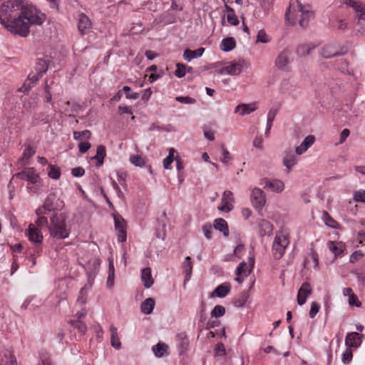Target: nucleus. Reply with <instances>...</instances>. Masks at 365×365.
<instances>
[{"label":"nucleus","mask_w":365,"mask_h":365,"mask_svg":"<svg viewBox=\"0 0 365 365\" xmlns=\"http://www.w3.org/2000/svg\"><path fill=\"white\" fill-rule=\"evenodd\" d=\"M50 60L48 57L37 58L34 69L37 73L43 75L48 71Z\"/></svg>","instance_id":"obj_16"},{"label":"nucleus","mask_w":365,"mask_h":365,"mask_svg":"<svg viewBox=\"0 0 365 365\" xmlns=\"http://www.w3.org/2000/svg\"><path fill=\"white\" fill-rule=\"evenodd\" d=\"M32 82L26 79L23 86L19 89V91L22 93H28L29 90L33 87Z\"/></svg>","instance_id":"obj_60"},{"label":"nucleus","mask_w":365,"mask_h":365,"mask_svg":"<svg viewBox=\"0 0 365 365\" xmlns=\"http://www.w3.org/2000/svg\"><path fill=\"white\" fill-rule=\"evenodd\" d=\"M298 11L301 13V19L299 24L301 27L305 28L308 25L310 18L313 17L314 13L309 9V5H302L299 1H297Z\"/></svg>","instance_id":"obj_9"},{"label":"nucleus","mask_w":365,"mask_h":365,"mask_svg":"<svg viewBox=\"0 0 365 365\" xmlns=\"http://www.w3.org/2000/svg\"><path fill=\"white\" fill-rule=\"evenodd\" d=\"M42 76V75L37 73L36 72L35 74H29L27 79L32 82V85L34 86Z\"/></svg>","instance_id":"obj_64"},{"label":"nucleus","mask_w":365,"mask_h":365,"mask_svg":"<svg viewBox=\"0 0 365 365\" xmlns=\"http://www.w3.org/2000/svg\"><path fill=\"white\" fill-rule=\"evenodd\" d=\"M115 228L118 232V240L120 242L126 241L127 233L125 229V221L119 215H114Z\"/></svg>","instance_id":"obj_8"},{"label":"nucleus","mask_w":365,"mask_h":365,"mask_svg":"<svg viewBox=\"0 0 365 365\" xmlns=\"http://www.w3.org/2000/svg\"><path fill=\"white\" fill-rule=\"evenodd\" d=\"M63 202L57 197L56 194L50 193L43 202L41 207L36 210V215H48L49 212L61 210Z\"/></svg>","instance_id":"obj_3"},{"label":"nucleus","mask_w":365,"mask_h":365,"mask_svg":"<svg viewBox=\"0 0 365 365\" xmlns=\"http://www.w3.org/2000/svg\"><path fill=\"white\" fill-rule=\"evenodd\" d=\"M115 268L112 259H108V277L107 279V286L112 287L114 284Z\"/></svg>","instance_id":"obj_33"},{"label":"nucleus","mask_w":365,"mask_h":365,"mask_svg":"<svg viewBox=\"0 0 365 365\" xmlns=\"http://www.w3.org/2000/svg\"><path fill=\"white\" fill-rule=\"evenodd\" d=\"M91 148V144L88 142H81L78 144V150L81 153H86Z\"/></svg>","instance_id":"obj_63"},{"label":"nucleus","mask_w":365,"mask_h":365,"mask_svg":"<svg viewBox=\"0 0 365 365\" xmlns=\"http://www.w3.org/2000/svg\"><path fill=\"white\" fill-rule=\"evenodd\" d=\"M233 202V193L230 190L225 191L221 200V205L218 207V210L225 212L231 211L232 209V203Z\"/></svg>","instance_id":"obj_11"},{"label":"nucleus","mask_w":365,"mask_h":365,"mask_svg":"<svg viewBox=\"0 0 365 365\" xmlns=\"http://www.w3.org/2000/svg\"><path fill=\"white\" fill-rule=\"evenodd\" d=\"M205 51V48L201 47L196 50L185 49L183 53V58L187 61H190L197 57H200Z\"/></svg>","instance_id":"obj_23"},{"label":"nucleus","mask_w":365,"mask_h":365,"mask_svg":"<svg viewBox=\"0 0 365 365\" xmlns=\"http://www.w3.org/2000/svg\"><path fill=\"white\" fill-rule=\"evenodd\" d=\"M91 28V22L89 18L84 14H80L78 16V31L83 34L87 30Z\"/></svg>","instance_id":"obj_18"},{"label":"nucleus","mask_w":365,"mask_h":365,"mask_svg":"<svg viewBox=\"0 0 365 365\" xmlns=\"http://www.w3.org/2000/svg\"><path fill=\"white\" fill-rule=\"evenodd\" d=\"M326 225L334 229L339 228V224L336 222L327 211L323 212Z\"/></svg>","instance_id":"obj_40"},{"label":"nucleus","mask_w":365,"mask_h":365,"mask_svg":"<svg viewBox=\"0 0 365 365\" xmlns=\"http://www.w3.org/2000/svg\"><path fill=\"white\" fill-rule=\"evenodd\" d=\"M346 4L352 7L356 13L361 12V9L364 8L361 3L354 0H346Z\"/></svg>","instance_id":"obj_51"},{"label":"nucleus","mask_w":365,"mask_h":365,"mask_svg":"<svg viewBox=\"0 0 365 365\" xmlns=\"http://www.w3.org/2000/svg\"><path fill=\"white\" fill-rule=\"evenodd\" d=\"M225 314V308L222 305H216L212 310L210 314L212 317L219 318Z\"/></svg>","instance_id":"obj_42"},{"label":"nucleus","mask_w":365,"mask_h":365,"mask_svg":"<svg viewBox=\"0 0 365 365\" xmlns=\"http://www.w3.org/2000/svg\"><path fill=\"white\" fill-rule=\"evenodd\" d=\"M178 338L179 339L178 346L180 349V355H182L188 347V339L185 334L180 333L178 334Z\"/></svg>","instance_id":"obj_32"},{"label":"nucleus","mask_w":365,"mask_h":365,"mask_svg":"<svg viewBox=\"0 0 365 365\" xmlns=\"http://www.w3.org/2000/svg\"><path fill=\"white\" fill-rule=\"evenodd\" d=\"M14 177L26 180L33 184L37 182L39 178L38 175L36 174L35 170L33 168H27L22 172L18 173L15 174Z\"/></svg>","instance_id":"obj_12"},{"label":"nucleus","mask_w":365,"mask_h":365,"mask_svg":"<svg viewBox=\"0 0 365 365\" xmlns=\"http://www.w3.org/2000/svg\"><path fill=\"white\" fill-rule=\"evenodd\" d=\"M283 164L288 169L287 172L289 173L292 168L296 164V158L292 151L284 158Z\"/></svg>","instance_id":"obj_34"},{"label":"nucleus","mask_w":365,"mask_h":365,"mask_svg":"<svg viewBox=\"0 0 365 365\" xmlns=\"http://www.w3.org/2000/svg\"><path fill=\"white\" fill-rule=\"evenodd\" d=\"M69 323L72 327L78 329L81 334H86L87 331V326L81 320H71Z\"/></svg>","instance_id":"obj_39"},{"label":"nucleus","mask_w":365,"mask_h":365,"mask_svg":"<svg viewBox=\"0 0 365 365\" xmlns=\"http://www.w3.org/2000/svg\"><path fill=\"white\" fill-rule=\"evenodd\" d=\"M251 202L253 207L260 211L266 203V195L258 187H255L251 193Z\"/></svg>","instance_id":"obj_7"},{"label":"nucleus","mask_w":365,"mask_h":365,"mask_svg":"<svg viewBox=\"0 0 365 365\" xmlns=\"http://www.w3.org/2000/svg\"><path fill=\"white\" fill-rule=\"evenodd\" d=\"M174 73L179 78L184 77L186 74V65L178 63L176 64V70Z\"/></svg>","instance_id":"obj_43"},{"label":"nucleus","mask_w":365,"mask_h":365,"mask_svg":"<svg viewBox=\"0 0 365 365\" xmlns=\"http://www.w3.org/2000/svg\"><path fill=\"white\" fill-rule=\"evenodd\" d=\"M277 109H270L268 114H267V128L265 130V135L267 136L268 133L269 132L272 125V122L277 115Z\"/></svg>","instance_id":"obj_37"},{"label":"nucleus","mask_w":365,"mask_h":365,"mask_svg":"<svg viewBox=\"0 0 365 365\" xmlns=\"http://www.w3.org/2000/svg\"><path fill=\"white\" fill-rule=\"evenodd\" d=\"M168 345L165 343L159 342L153 347V351L157 357H162L168 355Z\"/></svg>","instance_id":"obj_30"},{"label":"nucleus","mask_w":365,"mask_h":365,"mask_svg":"<svg viewBox=\"0 0 365 365\" xmlns=\"http://www.w3.org/2000/svg\"><path fill=\"white\" fill-rule=\"evenodd\" d=\"M91 133L88 130H84L82 131H74L73 138L76 140H88L91 138Z\"/></svg>","instance_id":"obj_38"},{"label":"nucleus","mask_w":365,"mask_h":365,"mask_svg":"<svg viewBox=\"0 0 365 365\" xmlns=\"http://www.w3.org/2000/svg\"><path fill=\"white\" fill-rule=\"evenodd\" d=\"M247 264L245 262H242L240 263L239 266L237 267L236 269V274L238 276H241L242 274H245V276H247L250 272H251V269L247 272Z\"/></svg>","instance_id":"obj_47"},{"label":"nucleus","mask_w":365,"mask_h":365,"mask_svg":"<svg viewBox=\"0 0 365 365\" xmlns=\"http://www.w3.org/2000/svg\"><path fill=\"white\" fill-rule=\"evenodd\" d=\"M244 66H249V64L245 61L238 62L232 61L229 63L226 66L223 67L220 71H219V73H227L232 76H237L242 73Z\"/></svg>","instance_id":"obj_6"},{"label":"nucleus","mask_w":365,"mask_h":365,"mask_svg":"<svg viewBox=\"0 0 365 365\" xmlns=\"http://www.w3.org/2000/svg\"><path fill=\"white\" fill-rule=\"evenodd\" d=\"M221 148L222 151V158L221 159V161L222 163L227 164L228 160L231 158L230 154L223 145H222Z\"/></svg>","instance_id":"obj_59"},{"label":"nucleus","mask_w":365,"mask_h":365,"mask_svg":"<svg viewBox=\"0 0 365 365\" xmlns=\"http://www.w3.org/2000/svg\"><path fill=\"white\" fill-rule=\"evenodd\" d=\"M48 169V175L49 178L54 180L59 179L61 176V169L59 167L54 165H49Z\"/></svg>","instance_id":"obj_36"},{"label":"nucleus","mask_w":365,"mask_h":365,"mask_svg":"<svg viewBox=\"0 0 365 365\" xmlns=\"http://www.w3.org/2000/svg\"><path fill=\"white\" fill-rule=\"evenodd\" d=\"M212 225L210 224H205L202 227V231L205 237L208 240L212 238Z\"/></svg>","instance_id":"obj_56"},{"label":"nucleus","mask_w":365,"mask_h":365,"mask_svg":"<svg viewBox=\"0 0 365 365\" xmlns=\"http://www.w3.org/2000/svg\"><path fill=\"white\" fill-rule=\"evenodd\" d=\"M257 109V103H242L238 105L235 110V113L239 112L240 115L241 116H243L245 115H247L251 113L252 112H254Z\"/></svg>","instance_id":"obj_17"},{"label":"nucleus","mask_w":365,"mask_h":365,"mask_svg":"<svg viewBox=\"0 0 365 365\" xmlns=\"http://www.w3.org/2000/svg\"><path fill=\"white\" fill-rule=\"evenodd\" d=\"M249 297L250 294L248 291H244L240 294L238 298L234 301L233 304L237 307H242L245 304Z\"/></svg>","instance_id":"obj_35"},{"label":"nucleus","mask_w":365,"mask_h":365,"mask_svg":"<svg viewBox=\"0 0 365 365\" xmlns=\"http://www.w3.org/2000/svg\"><path fill=\"white\" fill-rule=\"evenodd\" d=\"M364 253L361 250L354 252L349 259L351 263H355L364 257Z\"/></svg>","instance_id":"obj_52"},{"label":"nucleus","mask_w":365,"mask_h":365,"mask_svg":"<svg viewBox=\"0 0 365 365\" xmlns=\"http://www.w3.org/2000/svg\"><path fill=\"white\" fill-rule=\"evenodd\" d=\"M155 300L153 298H148L142 302L140 305V310L145 314H150L154 309Z\"/></svg>","instance_id":"obj_27"},{"label":"nucleus","mask_w":365,"mask_h":365,"mask_svg":"<svg viewBox=\"0 0 365 365\" xmlns=\"http://www.w3.org/2000/svg\"><path fill=\"white\" fill-rule=\"evenodd\" d=\"M66 217L61 213L54 214L50 218L48 231L52 237L63 240L68 237L69 232L66 228Z\"/></svg>","instance_id":"obj_2"},{"label":"nucleus","mask_w":365,"mask_h":365,"mask_svg":"<svg viewBox=\"0 0 365 365\" xmlns=\"http://www.w3.org/2000/svg\"><path fill=\"white\" fill-rule=\"evenodd\" d=\"M349 304L351 306H356L357 307H360L361 306V303L359 301L357 296L354 294L349 297Z\"/></svg>","instance_id":"obj_61"},{"label":"nucleus","mask_w":365,"mask_h":365,"mask_svg":"<svg viewBox=\"0 0 365 365\" xmlns=\"http://www.w3.org/2000/svg\"><path fill=\"white\" fill-rule=\"evenodd\" d=\"M130 161L135 166L143 167L145 165L144 159L138 155H132L130 157Z\"/></svg>","instance_id":"obj_46"},{"label":"nucleus","mask_w":365,"mask_h":365,"mask_svg":"<svg viewBox=\"0 0 365 365\" xmlns=\"http://www.w3.org/2000/svg\"><path fill=\"white\" fill-rule=\"evenodd\" d=\"M346 53V51H342V52L336 51V52L332 53V52L329 51V47H326V48H323L322 52V55L325 58H331V57L343 56Z\"/></svg>","instance_id":"obj_41"},{"label":"nucleus","mask_w":365,"mask_h":365,"mask_svg":"<svg viewBox=\"0 0 365 365\" xmlns=\"http://www.w3.org/2000/svg\"><path fill=\"white\" fill-rule=\"evenodd\" d=\"M35 154V150L30 146V145H28L26 146V148L24 150L22 158H21V161H24L25 160H29Z\"/></svg>","instance_id":"obj_48"},{"label":"nucleus","mask_w":365,"mask_h":365,"mask_svg":"<svg viewBox=\"0 0 365 365\" xmlns=\"http://www.w3.org/2000/svg\"><path fill=\"white\" fill-rule=\"evenodd\" d=\"M354 200L357 202H365V191L359 190L354 192Z\"/></svg>","instance_id":"obj_53"},{"label":"nucleus","mask_w":365,"mask_h":365,"mask_svg":"<svg viewBox=\"0 0 365 365\" xmlns=\"http://www.w3.org/2000/svg\"><path fill=\"white\" fill-rule=\"evenodd\" d=\"M110 330L111 334V346L116 349H119L121 347V342L118 335L117 328L111 326Z\"/></svg>","instance_id":"obj_31"},{"label":"nucleus","mask_w":365,"mask_h":365,"mask_svg":"<svg viewBox=\"0 0 365 365\" xmlns=\"http://www.w3.org/2000/svg\"><path fill=\"white\" fill-rule=\"evenodd\" d=\"M175 100L180 103L187 104H192L196 102V100L195 98H192L189 96H178L175 98Z\"/></svg>","instance_id":"obj_54"},{"label":"nucleus","mask_w":365,"mask_h":365,"mask_svg":"<svg viewBox=\"0 0 365 365\" xmlns=\"http://www.w3.org/2000/svg\"><path fill=\"white\" fill-rule=\"evenodd\" d=\"M143 285L146 288H150L154 283L153 279L151 275V269L150 267H145L142 270L141 275Z\"/></svg>","instance_id":"obj_24"},{"label":"nucleus","mask_w":365,"mask_h":365,"mask_svg":"<svg viewBox=\"0 0 365 365\" xmlns=\"http://www.w3.org/2000/svg\"><path fill=\"white\" fill-rule=\"evenodd\" d=\"M336 69H338L340 72L344 74L353 76V71H349V63L345 59H341L336 61L335 65Z\"/></svg>","instance_id":"obj_29"},{"label":"nucleus","mask_w":365,"mask_h":365,"mask_svg":"<svg viewBox=\"0 0 365 365\" xmlns=\"http://www.w3.org/2000/svg\"><path fill=\"white\" fill-rule=\"evenodd\" d=\"M292 52L285 48L282 50L277 56L274 64L276 67L281 71L289 72L290 71L289 63L291 62Z\"/></svg>","instance_id":"obj_5"},{"label":"nucleus","mask_w":365,"mask_h":365,"mask_svg":"<svg viewBox=\"0 0 365 365\" xmlns=\"http://www.w3.org/2000/svg\"><path fill=\"white\" fill-rule=\"evenodd\" d=\"M310 51H311L310 48H308L307 46L304 45V46H300L297 48V53L299 56H305V55H309Z\"/></svg>","instance_id":"obj_62"},{"label":"nucleus","mask_w":365,"mask_h":365,"mask_svg":"<svg viewBox=\"0 0 365 365\" xmlns=\"http://www.w3.org/2000/svg\"><path fill=\"white\" fill-rule=\"evenodd\" d=\"M259 234L261 237L270 235L272 233V225L266 220H261L258 224Z\"/></svg>","instance_id":"obj_21"},{"label":"nucleus","mask_w":365,"mask_h":365,"mask_svg":"<svg viewBox=\"0 0 365 365\" xmlns=\"http://www.w3.org/2000/svg\"><path fill=\"white\" fill-rule=\"evenodd\" d=\"M319 311V305L317 302H313L311 304V309L309 311V317L313 319Z\"/></svg>","instance_id":"obj_55"},{"label":"nucleus","mask_w":365,"mask_h":365,"mask_svg":"<svg viewBox=\"0 0 365 365\" xmlns=\"http://www.w3.org/2000/svg\"><path fill=\"white\" fill-rule=\"evenodd\" d=\"M352 351L350 347L346 348V351L342 354V361L344 364L349 363L352 359Z\"/></svg>","instance_id":"obj_50"},{"label":"nucleus","mask_w":365,"mask_h":365,"mask_svg":"<svg viewBox=\"0 0 365 365\" xmlns=\"http://www.w3.org/2000/svg\"><path fill=\"white\" fill-rule=\"evenodd\" d=\"M213 227L222 232L225 237H227L229 235V228L227 222L222 218H217L215 220Z\"/></svg>","instance_id":"obj_22"},{"label":"nucleus","mask_w":365,"mask_h":365,"mask_svg":"<svg viewBox=\"0 0 365 365\" xmlns=\"http://www.w3.org/2000/svg\"><path fill=\"white\" fill-rule=\"evenodd\" d=\"M298 293H299V295H302L304 298H307L312 293L310 284L307 282L303 283Z\"/></svg>","instance_id":"obj_44"},{"label":"nucleus","mask_w":365,"mask_h":365,"mask_svg":"<svg viewBox=\"0 0 365 365\" xmlns=\"http://www.w3.org/2000/svg\"><path fill=\"white\" fill-rule=\"evenodd\" d=\"M230 291V284L229 283L222 284L217 286L212 292L211 297L222 298L226 297Z\"/></svg>","instance_id":"obj_20"},{"label":"nucleus","mask_w":365,"mask_h":365,"mask_svg":"<svg viewBox=\"0 0 365 365\" xmlns=\"http://www.w3.org/2000/svg\"><path fill=\"white\" fill-rule=\"evenodd\" d=\"M27 236L29 240L35 243H41L43 235L38 232V229L32 224H30L28 228Z\"/></svg>","instance_id":"obj_15"},{"label":"nucleus","mask_w":365,"mask_h":365,"mask_svg":"<svg viewBox=\"0 0 365 365\" xmlns=\"http://www.w3.org/2000/svg\"><path fill=\"white\" fill-rule=\"evenodd\" d=\"M215 352L216 354L219 356H223L225 354V348L224 344L222 342H218L215 345Z\"/></svg>","instance_id":"obj_57"},{"label":"nucleus","mask_w":365,"mask_h":365,"mask_svg":"<svg viewBox=\"0 0 365 365\" xmlns=\"http://www.w3.org/2000/svg\"><path fill=\"white\" fill-rule=\"evenodd\" d=\"M71 174L73 177H82L85 174V170L82 167H76L71 169Z\"/></svg>","instance_id":"obj_58"},{"label":"nucleus","mask_w":365,"mask_h":365,"mask_svg":"<svg viewBox=\"0 0 365 365\" xmlns=\"http://www.w3.org/2000/svg\"><path fill=\"white\" fill-rule=\"evenodd\" d=\"M260 185H263L264 189H270L276 192H281L284 188V184L280 180H269L267 178H263L261 180Z\"/></svg>","instance_id":"obj_10"},{"label":"nucleus","mask_w":365,"mask_h":365,"mask_svg":"<svg viewBox=\"0 0 365 365\" xmlns=\"http://www.w3.org/2000/svg\"><path fill=\"white\" fill-rule=\"evenodd\" d=\"M363 337V334H361L358 332L349 333L347 334L345 339V344L346 346L350 348H357L361 344V340Z\"/></svg>","instance_id":"obj_13"},{"label":"nucleus","mask_w":365,"mask_h":365,"mask_svg":"<svg viewBox=\"0 0 365 365\" xmlns=\"http://www.w3.org/2000/svg\"><path fill=\"white\" fill-rule=\"evenodd\" d=\"M329 250L334 254L335 257L342 254L345 250V245L341 242L329 241L327 242Z\"/></svg>","instance_id":"obj_19"},{"label":"nucleus","mask_w":365,"mask_h":365,"mask_svg":"<svg viewBox=\"0 0 365 365\" xmlns=\"http://www.w3.org/2000/svg\"><path fill=\"white\" fill-rule=\"evenodd\" d=\"M45 16L25 0H9L2 4L0 21L11 34L26 37L31 25H41Z\"/></svg>","instance_id":"obj_1"},{"label":"nucleus","mask_w":365,"mask_h":365,"mask_svg":"<svg viewBox=\"0 0 365 365\" xmlns=\"http://www.w3.org/2000/svg\"><path fill=\"white\" fill-rule=\"evenodd\" d=\"M315 141V137L312 135H309L307 136L302 143L296 148L295 153L297 155H302L307 150L312 146Z\"/></svg>","instance_id":"obj_14"},{"label":"nucleus","mask_w":365,"mask_h":365,"mask_svg":"<svg viewBox=\"0 0 365 365\" xmlns=\"http://www.w3.org/2000/svg\"><path fill=\"white\" fill-rule=\"evenodd\" d=\"M269 41V38L265 33V31L263 29H261L258 31L257 36V42H260L262 43H266Z\"/></svg>","instance_id":"obj_49"},{"label":"nucleus","mask_w":365,"mask_h":365,"mask_svg":"<svg viewBox=\"0 0 365 365\" xmlns=\"http://www.w3.org/2000/svg\"><path fill=\"white\" fill-rule=\"evenodd\" d=\"M106 156V148L103 145H100L97 147L96 154L92 158V160H96V167H100L103 164V160Z\"/></svg>","instance_id":"obj_25"},{"label":"nucleus","mask_w":365,"mask_h":365,"mask_svg":"<svg viewBox=\"0 0 365 365\" xmlns=\"http://www.w3.org/2000/svg\"><path fill=\"white\" fill-rule=\"evenodd\" d=\"M38 217L36 221V225L38 227L41 228L43 227H46L48 229L49 223L46 215H36Z\"/></svg>","instance_id":"obj_45"},{"label":"nucleus","mask_w":365,"mask_h":365,"mask_svg":"<svg viewBox=\"0 0 365 365\" xmlns=\"http://www.w3.org/2000/svg\"><path fill=\"white\" fill-rule=\"evenodd\" d=\"M289 242L287 236L282 234L276 235L272 245V252L275 259H280L283 256Z\"/></svg>","instance_id":"obj_4"},{"label":"nucleus","mask_w":365,"mask_h":365,"mask_svg":"<svg viewBox=\"0 0 365 365\" xmlns=\"http://www.w3.org/2000/svg\"><path fill=\"white\" fill-rule=\"evenodd\" d=\"M236 46V42L234 38L227 37L221 41L220 48L225 52H229L233 50Z\"/></svg>","instance_id":"obj_26"},{"label":"nucleus","mask_w":365,"mask_h":365,"mask_svg":"<svg viewBox=\"0 0 365 365\" xmlns=\"http://www.w3.org/2000/svg\"><path fill=\"white\" fill-rule=\"evenodd\" d=\"M182 267L183 269L184 273L186 275L184 280V282L185 283L186 282L190 280L192 271V263L191 261V258L190 257H185V261L182 263Z\"/></svg>","instance_id":"obj_28"}]
</instances>
